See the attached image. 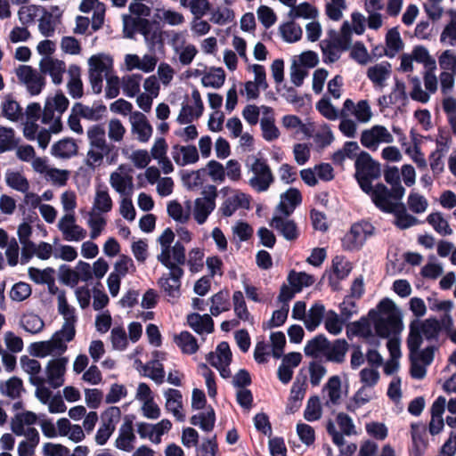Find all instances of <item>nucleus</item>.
Wrapping results in <instances>:
<instances>
[{
  "label": "nucleus",
  "instance_id": "f257e3e1",
  "mask_svg": "<svg viewBox=\"0 0 456 456\" xmlns=\"http://www.w3.org/2000/svg\"><path fill=\"white\" fill-rule=\"evenodd\" d=\"M441 331V323L438 320L429 318L423 322H412L410 326V334L407 338L409 358L411 362V375L412 378L421 379L426 376L427 367L434 360V346H427L420 350L422 335L427 340L436 339Z\"/></svg>",
  "mask_w": 456,
  "mask_h": 456
},
{
  "label": "nucleus",
  "instance_id": "f03ea898",
  "mask_svg": "<svg viewBox=\"0 0 456 456\" xmlns=\"http://www.w3.org/2000/svg\"><path fill=\"white\" fill-rule=\"evenodd\" d=\"M369 317L372 320L376 332L380 337L389 338L387 348L391 354V361L385 365L387 374H392L397 368L399 357V309L396 304L390 298H383L375 309L369 312Z\"/></svg>",
  "mask_w": 456,
  "mask_h": 456
},
{
  "label": "nucleus",
  "instance_id": "7ed1b4c3",
  "mask_svg": "<svg viewBox=\"0 0 456 456\" xmlns=\"http://www.w3.org/2000/svg\"><path fill=\"white\" fill-rule=\"evenodd\" d=\"M384 179L391 189L383 183L376 184L372 201L380 210L394 214L393 223L399 227V169L395 166H386Z\"/></svg>",
  "mask_w": 456,
  "mask_h": 456
},
{
  "label": "nucleus",
  "instance_id": "20e7f679",
  "mask_svg": "<svg viewBox=\"0 0 456 456\" xmlns=\"http://www.w3.org/2000/svg\"><path fill=\"white\" fill-rule=\"evenodd\" d=\"M69 102L62 93L48 96L45 100L41 121L48 126V129L42 128L36 136L38 145L45 149L51 140V133L57 134L62 129L61 116L68 109Z\"/></svg>",
  "mask_w": 456,
  "mask_h": 456
},
{
  "label": "nucleus",
  "instance_id": "39448f33",
  "mask_svg": "<svg viewBox=\"0 0 456 456\" xmlns=\"http://www.w3.org/2000/svg\"><path fill=\"white\" fill-rule=\"evenodd\" d=\"M355 177L361 189L372 199L374 187L371 182L379 177L380 165L369 153L361 152L355 160Z\"/></svg>",
  "mask_w": 456,
  "mask_h": 456
},
{
  "label": "nucleus",
  "instance_id": "423d86ee",
  "mask_svg": "<svg viewBox=\"0 0 456 456\" xmlns=\"http://www.w3.org/2000/svg\"><path fill=\"white\" fill-rule=\"evenodd\" d=\"M123 29L125 36L133 38L135 32L142 34L150 47H153L160 40V33L147 19L134 18L131 15H123Z\"/></svg>",
  "mask_w": 456,
  "mask_h": 456
},
{
  "label": "nucleus",
  "instance_id": "0eeeda50",
  "mask_svg": "<svg viewBox=\"0 0 456 456\" xmlns=\"http://www.w3.org/2000/svg\"><path fill=\"white\" fill-rule=\"evenodd\" d=\"M89 79L94 94H100L103 79L112 76L113 60L107 54H95L89 58Z\"/></svg>",
  "mask_w": 456,
  "mask_h": 456
},
{
  "label": "nucleus",
  "instance_id": "6e6552de",
  "mask_svg": "<svg viewBox=\"0 0 456 456\" xmlns=\"http://www.w3.org/2000/svg\"><path fill=\"white\" fill-rule=\"evenodd\" d=\"M74 338L66 336L61 330H57L49 340L35 342L30 345L31 354L37 357L53 356L62 357L67 351V344Z\"/></svg>",
  "mask_w": 456,
  "mask_h": 456
},
{
  "label": "nucleus",
  "instance_id": "1a4fd4ad",
  "mask_svg": "<svg viewBox=\"0 0 456 456\" xmlns=\"http://www.w3.org/2000/svg\"><path fill=\"white\" fill-rule=\"evenodd\" d=\"M249 172L251 176L248 184L257 192L266 191L274 180L270 167L260 159H255L250 166Z\"/></svg>",
  "mask_w": 456,
  "mask_h": 456
},
{
  "label": "nucleus",
  "instance_id": "9d476101",
  "mask_svg": "<svg viewBox=\"0 0 456 456\" xmlns=\"http://www.w3.org/2000/svg\"><path fill=\"white\" fill-rule=\"evenodd\" d=\"M202 197L194 201L193 216L199 224H203L216 208V187L208 185L202 191Z\"/></svg>",
  "mask_w": 456,
  "mask_h": 456
},
{
  "label": "nucleus",
  "instance_id": "9b49d317",
  "mask_svg": "<svg viewBox=\"0 0 456 456\" xmlns=\"http://www.w3.org/2000/svg\"><path fill=\"white\" fill-rule=\"evenodd\" d=\"M226 195L225 200L219 208L224 216H232L238 209H248L250 207L249 196L246 193L225 187L222 190Z\"/></svg>",
  "mask_w": 456,
  "mask_h": 456
},
{
  "label": "nucleus",
  "instance_id": "f8f14e48",
  "mask_svg": "<svg viewBox=\"0 0 456 456\" xmlns=\"http://www.w3.org/2000/svg\"><path fill=\"white\" fill-rule=\"evenodd\" d=\"M16 76L32 96L39 94L45 86V79L42 74L30 66H20L16 69Z\"/></svg>",
  "mask_w": 456,
  "mask_h": 456
},
{
  "label": "nucleus",
  "instance_id": "ddd939ff",
  "mask_svg": "<svg viewBox=\"0 0 456 456\" xmlns=\"http://www.w3.org/2000/svg\"><path fill=\"white\" fill-rule=\"evenodd\" d=\"M168 272L158 280V285L169 301H175L181 296L182 278L184 274L183 268L167 269Z\"/></svg>",
  "mask_w": 456,
  "mask_h": 456
},
{
  "label": "nucleus",
  "instance_id": "4468645a",
  "mask_svg": "<svg viewBox=\"0 0 456 456\" xmlns=\"http://www.w3.org/2000/svg\"><path fill=\"white\" fill-rule=\"evenodd\" d=\"M336 421L340 428L338 431L333 421L329 420L326 426L328 433L332 436L333 443L341 447L345 444L344 436H352L356 434L354 423L346 413L339 412L336 417Z\"/></svg>",
  "mask_w": 456,
  "mask_h": 456
},
{
  "label": "nucleus",
  "instance_id": "2eb2a0df",
  "mask_svg": "<svg viewBox=\"0 0 456 456\" xmlns=\"http://www.w3.org/2000/svg\"><path fill=\"white\" fill-rule=\"evenodd\" d=\"M374 227L368 222H361L352 225L350 231L343 238V247L347 250L361 248L368 237L372 235Z\"/></svg>",
  "mask_w": 456,
  "mask_h": 456
},
{
  "label": "nucleus",
  "instance_id": "dca6fc26",
  "mask_svg": "<svg viewBox=\"0 0 456 456\" xmlns=\"http://www.w3.org/2000/svg\"><path fill=\"white\" fill-rule=\"evenodd\" d=\"M169 43L183 66L190 65L198 53L194 45L186 43V35L183 32H174Z\"/></svg>",
  "mask_w": 456,
  "mask_h": 456
},
{
  "label": "nucleus",
  "instance_id": "f3484780",
  "mask_svg": "<svg viewBox=\"0 0 456 456\" xmlns=\"http://www.w3.org/2000/svg\"><path fill=\"white\" fill-rule=\"evenodd\" d=\"M57 307L59 314L63 317L64 322L61 330L66 333L67 337L75 338L76 335V323L77 317L76 310L73 306L69 305L64 291H60L57 296Z\"/></svg>",
  "mask_w": 456,
  "mask_h": 456
},
{
  "label": "nucleus",
  "instance_id": "a211bd4d",
  "mask_svg": "<svg viewBox=\"0 0 456 456\" xmlns=\"http://www.w3.org/2000/svg\"><path fill=\"white\" fill-rule=\"evenodd\" d=\"M57 226L66 241H81L87 235L86 230L76 223L75 213L65 214Z\"/></svg>",
  "mask_w": 456,
  "mask_h": 456
},
{
  "label": "nucleus",
  "instance_id": "6ab92c4d",
  "mask_svg": "<svg viewBox=\"0 0 456 456\" xmlns=\"http://www.w3.org/2000/svg\"><path fill=\"white\" fill-rule=\"evenodd\" d=\"M41 74L50 76L54 85H61L63 81V75L68 72L66 64L63 61L51 56H45L39 62Z\"/></svg>",
  "mask_w": 456,
  "mask_h": 456
},
{
  "label": "nucleus",
  "instance_id": "aec40b11",
  "mask_svg": "<svg viewBox=\"0 0 456 456\" xmlns=\"http://www.w3.org/2000/svg\"><path fill=\"white\" fill-rule=\"evenodd\" d=\"M392 142V134L382 126H374L370 129L364 130L361 135L362 144L370 150H376L381 142L389 143Z\"/></svg>",
  "mask_w": 456,
  "mask_h": 456
},
{
  "label": "nucleus",
  "instance_id": "412c9836",
  "mask_svg": "<svg viewBox=\"0 0 456 456\" xmlns=\"http://www.w3.org/2000/svg\"><path fill=\"white\" fill-rule=\"evenodd\" d=\"M68 363L69 358L67 356L57 357L48 362L45 369L47 382L53 388L60 387L63 385Z\"/></svg>",
  "mask_w": 456,
  "mask_h": 456
},
{
  "label": "nucleus",
  "instance_id": "4be33fe9",
  "mask_svg": "<svg viewBox=\"0 0 456 456\" xmlns=\"http://www.w3.org/2000/svg\"><path fill=\"white\" fill-rule=\"evenodd\" d=\"M204 110L203 102L200 92L197 89L191 92V104L183 105L177 118L180 124H189L199 118Z\"/></svg>",
  "mask_w": 456,
  "mask_h": 456
},
{
  "label": "nucleus",
  "instance_id": "5701e85b",
  "mask_svg": "<svg viewBox=\"0 0 456 456\" xmlns=\"http://www.w3.org/2000/svg\"><path fill=\"white\" fill-rule=\"evenodd\" d=\"M131 132L140 142H147L152 135V126L147 117L140 112L134 111L129 117Z\"/></svg>",
  "mask_w": 456,
  "mask_h": 456
},
{
  "label": "nucleus",
  "instance_id": "b1692460",
  "mask_svg": "<svg viewBox=\"0 0 456 456\" xmlns=\"http://www.w3.org/2000/svg\"><path fill=\"white\" fill-rule=\"evenodd\" d=\"M288 217L289 216H285L282 214L275 212L270 224L287 240H295L298 238L299 232L295 222Z\"/></svg>",
  "mask_w": 456,
  "mask_h": 456
},
{
  "label": "nucleus",
  "instance_id": "393cba45",
  "mask_svg": "<svg viewBox=\"0 0 456 456\" xmlns=\"http://www.w3.org/2000/svg\"><path fill=\"white\" fill-rule=\"evenodd\" d=\"M399 53V31L397 27L391 28L386 37V46L377 45L371 50V54L376 58L387 56L395 57Z\"/></svg>",
  "mask_w": 456,
  "mask_h": 456
},
{
  "label": "nucleus",
  "instance_id": "a878e982",
  "mask_svg": "<svg viewBox=\"0 0 456 456\" xmlns=\"http://www.w3.org/2000/svg\"><path fill=\"white\" fill-rule=\"evenodd\" d=\"M164 397L166 399L165 408L167 411L172 413L177 421H184L185 414L183 412L182 393L177 389L168 388L164 391Z\"/></svg>",
  "mask_w": 456,
  "mask_h": 456
},
{
  "label": "nucleus",
  "instance_id": "bb28decb",
  "mask_svg": "<svg viewBox=\"0 0 456 456\" xmlns=\"http://www.w3.org/2000/svg\"><path fill=\"white\" fill-rule=\"evenodd\" d=\"M171 155L175 162L180 167L194 164L199 160V153L194 145H174Z\"/></svg>",
  "mask_w": 456,
  "mask_h": 456
},
{
  "label": "nucleus",
  "instance_id": "cd10ccee",
  "mask_svg": "<svg viewBox=\"0 0 456 456\" xmlns=\"http://www.w3.org/2000/svg\"><path fill=\"white\" fill-rule=\"evenodd\" d=\"M110 184L122 197L131 196L134 184L133 178L121 171L112 172L110 175Z\"/></svg>",
  "mask_w": 456,
  "mask_h": 456
},
{
  "label": "nucleus",
  "instance_id": "c85d7f7f",
  "mask_svg": "<svg viewBox=\"0 0 456 456\" xmlns=\"http://www.w3.org/2000/svg\"><path fill=\"white\" fill-rule=\"evenodd\" d=\"M264 117L260 118V127L263 138L272 142L279 138L280 131L275 125V117L273 108H263Z\"/></svg>",
  "mask_w": 456,
  "mask_h": 456
},
{
  "label": "nucleus",
  "instance_id": "c756f323",
  "mask_svg": "<svg viewBox=\"0 0 456 456\" xmlns=\"http://www.w3.org/2000/svg\"><path fill=\"white\" fill-rule=\"evenodd\" d=\"M302 198L298 190L290 188L285 193L281 194V201L276 208L275 212L289 216L296 207L301 203Z\"/></svg>",
  "mask_w": 456,
  "mask_h": 456
},
{
  "label": "nucleus",
  "instance_id": "7c9ffc66",
  "mask_svg": "<svg viewBox=\"0 0 456 456\" xmlns=\"http://www.w3.org/2000/svg\"><path fill=\"white\" fill-rule=\"evenodd\" d=\"M112 208L113 201L109 193V189L106 185H98L95 189L91 210L102 214H106L110 212Z\"/></svg>",
  "mask_w": 456,
  "mask_h": 456
},
{
  "label": "nucleus",
  "instance_id": "2f4dec72",
  "mask_svg": "<svg viewBox=\"0 0 456 456\" xmlns=\"http://www.w3.org/2000/svg\"><path fill=\"white\" fill-rule=\"evenodd\" d=\"M411 438L414 455L422 456L428 444L426 426L423 424H412Z\"/></svg>",
  "mask_w": 456,
  "mask_h": 456
},
{
  "label": "nucleus",
  "instance_id": "473e14b6",
  "mask_svg": "<svg viewBox=\"0 0 456 456\" xmlns=\"http://www.w3.org/2000/svg\"><path fill=\"white\" fill-rule=\"evenodd\" d=\"M207 361L215 368L232 362V352L227 342H221L215 352H210L206 356Z\"/></svg>",
  "mask_w": 456,
  "mask_h": 456
},
{
  "label": "nucleus",
  "instance_id": "72a5a7b5",
  "mask_svg": "<svg viewBox=\"0 0 456 456\" xmlns=\"http://www.w3.org/2000/svg\"><path fill=\"white\" fill-rule=\"evenodd\" d=\"M68 75L67 87L69 94L74 99L81 98L83 95V83L80 68L76 64L70 65L68 69Z\"/></svg>",
  "mask_w": 456,
  "mask_h": 456
},
{
  "label": "nucleus",
  "instance_id": "f704fd0d",
  "mask_svg": "<svg viewBox=\"0 0 456 456\" xmlns=\"http://www.w3.org/2000/svg\"><path fill=\"white\" fill-rule=\"evenodd\" d=\"M135 439L132 422L126 421L119 428V434L116 439V446L119 450L131 452L134 449Z\"/></svg>",
  "mask_w": 456,
  "mask_h": 456
},
{
  "label": "nucleus",
  "instance_id": "c9c22d12",
  "mask_svg": "<svg viewBox=\"0 0 456 456\" xmlns=\"http://www.w3.org/2000/svg\"><path fill=\"white\" fill-rule=\"evenodd\" d=\"M167 263H160L167 269L182 268L186 263L185 248L182 242L176 241L171 248H167Z\"/></svg>",
  "mask_w": 456,
  "mask_h": 456
},
{
  "label": "nucleus",
  "instance_id": "e433bc0d",
  "mask_svg": "<svg viewBox=\"0 0 456 456\" xmlns=\"http://www.w3.org/2000/svg\"><path fill=\"white\" fill-rule=\"evenodd\" d=\"M349 345L345 339H336L332 343L329 341L324 357L327 361L340 363L345 361Z\"/></svg>",
  "mask_w": 456,
  "mask_h": 456
},
{
  "label": "nucleus",
  "instance_id": "4c0bfd02",
  "mask_svg": "<svg viewBox=\"0 0 456 456\" xmlns=\"http://www.w3.org/2000/svg\"><path fill=\"white\" fill-rule=\"evenodd\" d=\"M189 326L198 334L211 333L214 322L209 314H191L187 317Z\"/></svg>",
  "mask_w": 456,
  "mask_h": 456
},
{
  "label": "nucleus",
  "instance_id": "58836bf2",
  "mask_svg": "<svg viewBox=\"0 0 456 456\" xmlns=\"http://www.w3.org/2000/svg\"><path fill=\"white\" fill-rule=\"evenodd\" d=\"M77 144L74 139L65 138L52 146V154L59 159H70L77 153Z\"/></svg>",
  "mask_w": 456,
  "mask_h": 456
},
{
  "label": "nucleus",
  "instance_id": "ea45409f",
  "mask_svg": "<svg viewBox=\"0 0 456 456\" xmlns=\"http://www.w3.org/2000/svg\"><path fill=\"white\" fill-rule=\"evenodd\" d=\"M20 362L22 370L29 375L31 384L45 382V378L39 375L41 372V364L37 360L23 355L20 357Z\"/></svg>",
  "mask_w": 456,
  "mask_h": 456
},
{
  "label": "nucleus",
  "instance_id": "a19ab883",
  "mask_svg": "<svg viewBox=\"0 0 456 456\" xmlns=\"http://www.w3.org/2000/svg\"><path fill=\"white\" fill-rule=\"evenodd\" d=\"M324 398L327 396L326 405H336L341 398V381L338 376H332L323 387Z\"/></svg>",
  "mask_w": 456,
  "mask_h": 456
},
{
  "label": "nucleus",
  "instance_id": "79ce46f5",
  "mask_svg": "<svg viewBox=\"0 0 456 456\" xmlns=\"http://www.w3.org/2000/svg\"><path fill=\"white\" fill-rule=\"evenodd\" d=\"M114 146L111 147H88L85 163L87 167L94 169L100 167L105 157H108L113 151Z\"/></svg>",
  "mask_w": 456,
  "mask_h": 456
},
{
  "label": "nucleus",
  "instance_id": "37998d69",
  "mask_svg": "<svg viewBox=\"0 0 456 456\" xmlns=\"http://www.w3.org/2000/svg\"><path fill=\"white\" fill-rule=\"evenodd\" d=\"M288 12V17L290 20L305 19L314 20L318 16V10L309 3L304 2L297 5H291Z\"/></svg>",
  "mask_w": 456,
  "mask_h": 456
},
{
  "label": "nucleus",
  "instance_id": "c03bdc74",
  "mask_svg": "<svg viewBox=\"0 0 456 456\" xmlns=\"http://www.w3.org/2000/svg\"><path fill=\"white\" fill-rule=\"evenodd\" d=\"M391 65L387 61H381L368 69L367 76L371 82L378 86H383V83L390 77Z\"/></svg>",
  "mask_w": 456,
  "mask_h": 456
},
{
  "label": "nucleus",
  "instance_id": "a18cd8bd",
  "mask_svg": "<svg viewBox=\"0 0 456 456\" xmlns=\"http://www.w3.org/2000/svg\"><path fill=\"white\" fill-rule=\"evenodd\" d=\"M325 307L321 303L314 304L306 313L304 320L305 328L313 331L314 330L325 318Z\"/></svg>",
  "mask_w": 456,
  "mask_h": 456
},
{
  "label": "nucleus",
  "instance_id": "49530a36",
  "mask_svg": "<svg viewBox=\"0 0 456 456\" xmlns=\"http://www.w3.org/2000/svg\"><path fill=\"white\" fill-rule=\"evenodd\" d=\"M320 46L325 63H333L340 58L342 48L337 40L324 39L321 42Z\"/></svg>",
  "mask_w": 456,
  "mask_h": 456
},
{
  "label": "nucleus",
  "instance_id": "de8ad7c7",
  "mask_svg": "<svg viewBox=\"0 0 456 456\" xmlns=\"http://www.w3.org/2000/svg\"><path fill=\"white\" fill-rule=\"evenodd\" d=\"M329 340L324 335H319L309 340L304 348L305 354L307 356L320 357L324 356L327 351Z\"/></svg>",
  "mask_w": 456,
  "mask_h": 456
},
{
  "label": "nucleus",
  "instance_id": "09e8293b",
  "mask_svg": "<svg viewBox=\"0 0 456 456\" xmlns=\"http://www.w3.org/2000/svg\"><path fill=\"white\" fill-rule=\"evenodd\" d=\"M42 12H44V7L41 5H22L18 11V18L21 25L28 27L38 20Z\"/></svg>",
  "mask_w": 456,
  "mask_h": 456
},
{
  "label": "nucleus",
  "instance_id": "8fccbe9b",
  "mask_svg": "<svg viewBox=\"0 0 456 456\" xmlns=\"http://www.w3.org/2000/svg\"><path fill=\"white\" fill-rule=\"evenodd\" d=\"M20 326L30 334H37L43 330L45 322L39 315L26 313L20 319Z\"/></svg>",
  "mask_w": 456,
  "mask_h": 456
},
{
  "label": "nucleus",
  "instance_id": "3c124183",
  "mask_svg": "<svg viewBox=\"0 0 456 456\" xmlns=\"http://www.w3.org/2000/svg\"><path fill=\"white\" fill-rule=\"evenodd\" d=\"M86 224L90 228L91 240H95L104 231L107 224V220L103 216V214L90 210L88 212Z\"/></svg>",
  "mask_w": 456,
  "mask_h": 456
},
{
  "label": "nucleus",
  "instance_id": "603ef678",
  "mask_svg": "<svg viewBox=\"0 0 456 456\" xmlns=\"http://www.w3.org/2000/svg\"><path fill=\"white\" fill-rule=\"evenodd\" d=\"M5 183L10 188L21 193L29 191V182L20 172L7 170Z\"/></svg>",
  "mask_w": 456,
  "mask_h": 456
},
{
  "label": "nucleus",
  "instance_id": "864d4df0",
  "mask_svg": "<svg viewBox=\"0 0 456 456\" xmlns=\"http://www.w3.org/2000/svg\"><path fill=\"white\" fill-rule=\"evenodd\" d=\"M57 17L53 12L44 8V12L38 17V30L45 37H50L54 34Z\"/></svg>",
  "mask_w": 456,
  "mask_h": 456
},
{
  "label": "nucleus",
  "instance_id": "5fc2aeb1",
  "mask_svg": "<svg viewBox=\"0 0 456 456\" xmlns=\"http://www.w3.org/2000/svg\"><path fill=\"white\" fill-rule=\"evenodd\" d=\"M88 138V147H111L112 145L107 142L106 132L102 126L93 125L86 132Z\"/></svg>",
  "mask_w": 456,
  "mask_h": 456
},
{
  "label": "nucleus",
  "instance_id": "6e6d98bb",
  "mask_svg": "<svg viewBox=\"0 0 456 456\" xmlns=\"http://www.w3.org/2000/svg\"><path fill=\"white\" fill-rule=\"evenodd\" d=\"M23 391V383L20 378L12 377L5 382H0V393L12 399L19 398Z\"/></svg>",
  "mask_w": 456,
  "mask_h": 456
},
{
  "label": "nucleus",
  "instance_id": "4d7b16f0",
  "mask_svg": "<svg viewBox=\"0 0 456 456\" xmlns=\"http://www.w3.org/2000/svg\"><path fill=\"white\" fill-rule=\"evenodd\" d=\"M142 76L140 74H130L124 76L121 80L123 93L127 97H134L140 93Z\"/></svg>",
  "mask_w": 456,
  "mask_h": 456
},
{
  "label": "nucleus",
  "instance_id": "13d9d810",
  "mask_svg": "<svg viewBox=\"0 0 456 456\" xmlns=\"http://www.w3.org/2000/svg\"><path fill=\"white\" fill-rule=\"evenodd\" d=\"M19 142L12 128L0 126V153L16 149Z\"/></svg>",
  "mask_w": 456,
  "mask_h": 456
},
{
  "label": "nucleus",
  "instance_id": "bf43d9fd",
  "mask_svg": "<svg viewBox=\"0 0 456 456\" xmlns=\"http://www.w3.org/2000/svg\"><path fill=\"white\" fill-rule=\"evenodd\" d=\"M2 114L10 121H19L23 117L22 109L12 97L8 96L2 102Z\"/></svg>",
  "mask_w": 456,
  "mask_h": 456
},
{
  "label": "nucleus",
  "instance_id": "052dcab7",
  "mask_svg": "<svg viewBox=\"0 0 456 456\" xmlns=\"http://www.w3.org/2000/svg\"><path fill=\"white\" fill-rule=\"evenodd\" d=\"M232 304L235 315L241 321L253 322V318L248 310L243 293L240 290L234 291Z\"/></svg>",
  "mask_w": 456,
  "mask_h": 456
},
{
  "label": "nucleus",
  "instance_id": "680f3d73",
  "mask_svg": "<svg viewBox=\"0 0 456 456\" xmlns=\"http://www.w3.org/2000/svg\"><path fill=\"white\" fill-rule=\"evenodd\" d=\"M345 322L343 317L330 310L325 314L324 327L330 334L337 336L342 332Z\"/></svg>",
  "mask_w": 456,
  "mask_h": 456
},
{
  "label": "nucleus",
  "instance_id": "e2e57ef3",
  "mask_svg": "<svg viewBox=\"0 0 456 456\" xmlns=\"http://www.w3.org/2000/svg\"><path fill=\"white\" fill-rule=\"evenodd\" d=\"M175 342L184 354H194L199 348L197 339L188 331H183L175 336Z\"/></svg>",
  "mask_w": 456,
  "mask_h": 456
},
{
  "label": "nucleus",
  "instance_id": "0e129e2a",
  "mask_svg": "<svg viewBox=\"0 0 456 456\" xmlns=\"http://www.w3.org/2000/svg\"><path fill=\"white\" fill-rule=\"evenodd\" d=\"M279 30L284 41L288 43L298 41L303 33L301 27L294 22V20L281 25Z\"/></svg>",
  "mask_w": 456,
  "mask_h": 456
},
{
  "label": "nucleus",
  "instance_id": "69168bd1",
  "mask_svg": "<svg viewBox=\"0 0 456 456\" xmlns=\"http://www.w3.org/2000/svg\"><path fill=\"white\" fill-rule=\"evenodd\" d=\"M347 337L351 335L368 338L372 336V330L370 322L366 318H362L358 322L351 323L346 330Z\"/></svg>",
  "mask_w": 456,
  "mask_h": 456
},
{
  "label": "nucleus",
  "instance_id": "338daca9",
  "mask_svg": "<svg viewBox=\"0 0 456 456\" xmlns=\"http://www.w3.org/2000/svg\"><path fill=\"white\" fill-rule=\"evenodd\" d=\"M215 420V412L213 410L193 415L191 418V423L192 425L199 426L202 430L206 432H209L213 429Z\"/></svg>",
  "mask_w": 456,
  "mask_h": 456
},
{
  "label": "nucleus",
  "instance_id": "774afa93",
  "mask_svg": "<svg viewBox=\"0 0 456 456\" xmlns=\"http://www.w3.org/2000/svg\"><path fill=\"white\" fill-rule=\"evenodd\" d=\"M440 41L452 46L456 45V12L452 14L450 22L442 31Z\"/></svg>",
  "mask_w": 456,
  "mask_h": 456
}]
</instances>
